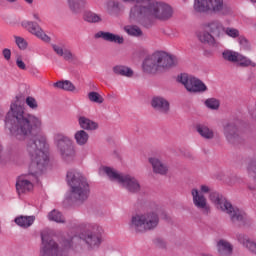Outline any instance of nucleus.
Here are the masks:
<instances>
[{"label":"nucleus","instance_id":"f257e3e1","mask_svg":"<svg viewBox=\"0 0 256 256\" xmlns=\"http://www.w3.org/2000/svg\"><path fill=\"white\" fill-rule=\"evenodd\" d=\"M5 125L13 137L20 141L26 139V151L31 159L30 173L18 177L16 182V191L21 195V193L33 191V183L37 182L38 175L47 169L49 143H47L45 134L35 135L43 129V118L27 113L25 106L21 105L19 101L10 105Z\"/></svg>","mask_w":256,"mask_h":256},{"label":"nucleus","instance_id":"f03ea898","mask_svg":"<svg viewBox=\"0 0 256 256\" xmlns=\"http://www.w3.org/2000/svg\"><path fill=\"white\" fill-rule=\"evenodd\" d=\"M103 227L95 223L83 222L76 228V234L71 240L63 241V248L59 249V245L53 240L51 230H43L41 233L42 247L40 256H67V251L73 247V243L84 241L88 249H97L101 245V235Z\"/></svg>","mask_w":256,"mask_h":256},{"label":"nucleus","instance_id":"7ed1b4c3","mask_svg":"<svg viewBox=\"0 0 256 256\" xmlns=\"http://www.w3.org/2000/svg\"><path fill=\"white\" fill-rule=\"evenodd\" d=\"M207 193H210V201L216 205L217 209L227 213L232 223H242V221H244L245 212L241 211L237 207H234L231 202L227 201V199H225L223 195L219 194L218 192H211V187L208 185L202 184L200 185L199 189L193 188L191 190V195L194 207L200 209L204 215H209V213H211V207L207 203V198L205 197Z\"/></svg>","mask_w":256,"mask_h":256},{"label":"nucleus","instance_id":"20e7f679","mask_svg":"<svg viewBox=\"0 0 256 256\" xmlns=\"http://www.w3.org/2000/svg\"><path fill=\"white\" fill-rule=\"evenodd\" d=\"M173 17V7L157 0H145L143 5H134L130 10L131 21H143V19H159L169 21Z\"/></svg>","mask_w":256,"mask_h":256},{"label":"nucleus","instance_id":"39448f33","mask_svg":"<svg viewBox=\"0 0 256 256\" xmlns=\"http://www.w3.org/2000/svg\"><path fill=\"white\" fill-rule=\"evenodd\" d=\"M177 63V57L169 55L165 51H156L143 60L142 70L144 73H148V75H155L175 67Z\"/></svg>","mask_w":256,"mask_h":256},{"label":"nucleus","instance_id":"423d86ee","mask_svg":"<svg viewBox=\"0 0 256 256\" xmlns=\"http://www.w3.org/2000/svg\"><path fill=\"white\" fill-rule=\"evenodd\" d=\"M67 183L70 187V199L71 201H87L89 198V183L87 179L75 170L67 173Z\"/></svg>","mask_w":256,"mask_h":256},{"label":"nucleus","instance_id":"0eeeda50","mask_svg":"<svg viewBox=\"0 0 256 256\" xmlns=\"http://www.w3.org/2000/svg\"><path fill=\"white\" fill-rule=\"evenodd\" d=\"M99 171L101 175H107L110 181L119 183L129 193H139L141 191L139 180L129 174L119 173L117 170L107 166H102Z\"/></svg>","mask_w":256,"mask_h":256},{"label":"nucleus","instance_id":"6e6552de","mask_svg":"<svg viewBox=\"0 0 256 256\" xmlns=\"http://www.w3.org/2000/svg\"><path fill=\"white\" fill-rule=\"evenodd\" d=\"M159 225V214L155 210H149L143 214H137L132 217L130 222L131 229L137 233L144 231H153Z\"/></svg>","mask_w":256,"mask_h":256},{"label":"nucleus","instance_id":"1a4fd4ad","mask_svg":"<svg viewBox=\"0 0 256 256\" xmlns=\"http://www.w3.org/2000/svg\"><path fill=\"white\" fill-rule=\"evenodd\" d=\"M53 139L54 145L64 161H71V159H75V155H77V152L75 151V144L69 136L63 133H56L54 134Z\"/></svg>","mask_w":256,"mask_h":256},{"label":"nucleus","instance_id":"9d476101","mask_svg":"<svg viewBox=\"0 0 256 256\" xmlns=\"http://www.w3.org/2000/svg\"><path fill=\"white\" fill-rule=\"evenodd\" d=\"M178 81L179 83H182L185 89L190 93H203V91H207V86L203 81L193 76H189L188 74H181L178 76Z\"/></svg>","mask_w":256,"mask_h":256},{"label":"nucleus","instance_id":"9b49d317","mask_svg":"<svg viewBox=\"0 0 256 256\" xmlns=\"http://www.w3.org/2000/svg\"><path fill=\"white\" fill-rule=\"evenodd\" d=\"M21 25L23 29L28 31V33H31V35H34V37H37V39L44 41V43H49V41H51V38L45 33L43 28L37 24V22L24 20L22 21Z\"/></svg>","mask_w":256,"mask_h":256},{"label":"nucleus","instance_id":"f8f14e48","mask_svg":"<svg viewBox=\"0 0 256 256\" xmlns=\"http://www.w3.org/2000/svg\"><path fill=\"white\" fill-rule=\"evenodd\" d=\"M203 27L206 31H209V33L215 38L216 41L225 39V26L221 21L211 20L204 23Z\"/></svg>","mask_w":256,"mask_h":256},{"label":"nucleus","instance_id":"ddd939ff","mask_svg":"<svg viewBox=\"0 0 256 256\" xmlns=\"http://www.w3.org/2000/svg\"><path fill=\"white\" fill-rule=\"evenodd\" d=\"M150 165H152L153 173L157 175H167L169 172V166L165 164V162L161 161V159L157 157H150L148 159Z\"/></svg>","mask_w":256,"mask_h":256},{"label":"nucleus","instance_id":"4468645a","mask_svg":"<svg viewBox=\"0 0 256 256\" xmlns=\"http://www.w3.org/2000/svg\"><path fill=\"white\" fill-rule=\"evenodd\" d=\"M151 105L153 109H155L156 111H159V113H164L165 115L169 113L170 104H169V101L164 97L155 96L152 99Z\"/></svg>","mask_w":256,"mask_h":256},{"label":"nucleus","instance_id":"2eb2a0df","mask_svg":"<svg viewBox=\"0 0 256 256\" xmlns=\"http://www.w3.org/2000/svg\"><path fill=\"white\" fill-rule=\"evenodd\" d=\"M224 135L229 143H235L239 139V129L235 122H229L224 126Z\"/></svg>","mask_w":256,"mask_h":256},{"label":"nucleus","instance_id":"dca6fc26","mask_svg":"<svg viewBox=\"0 0 256 256\" xmlns=\"http://www.w3.org/2000/svg\"><path fill=\"white\" fill-rule=\"evenodd\" d=\"M96 37L108 41L109 43H117L118 45H123L125 43V38H123V36L111 32L100 31L96 34Z\"/></svg>","mask_w":256,"mask_h":256},{"label":"nucleus","instance_id":"f3484780","mask_svg":"<svg viewBox=\"0 0 256 256\" xmlns=\"http://www.w3.org/2000/svg\"><path fill=\"white\" fill-rule=\"evenodd\" d=\"M70 11L75 14L82 13L86 9H89V2L87 0H68Z\"/></svg>","mask_w":256,"mask_h":256},{"label":"nucleus","instance_id":"a211bd4d","mask_svg":"<svg viewBox=\"0 0 256 256\" xmlns=\"http://www.w3.org/2000/svg\"><path fill=\"white\" fill-rule=\"evenodd\" d=\"M53 51L58 55L59 57H63L65 61H73L75 59V56L71 52V50L65 48V46L61 44H53L52 45Z\"/></svg>","mask_w":256,"mask_h":256},{"label":"nucleus","instance_id":"6ab92c4d","mask_svg":"<svg viewBox=\"0 0 256 256\" xmlns=\"http://www.w3.org/2000/svg\"><path fill=\"white\" fill-rule=\"evenodd\" d=\"M209 13L227 15V6H225L223 0H209Z\"/></svg>","mask_w":256,"mask_h":256},{"label":"nucleus","instance_id":"aec40b11","mask_svg":"<svg viewBox=\"0 0 256 256\" xmlns=\"http://www.w3.org/2000/svg\"><path fill=\"white\" fill-rule=\"evenodd\" d=\"M78 125L83 129L82 131H95L96 129H99V124H97V122L85 116L78 117Z\"/></svg>","mask_w":256,"mask_h":256},{"label":"nucleus","instance_id":"412c9836","mask_svg":"<svg viewBox=\"0 0 256 256\" xmlns=\"http://www.w3.org/2000/svg\"><path fill=\"white\" fill-rule=\"evenodd\" d=\"M237 239H238L239 243H241V245H243V247H245V249L250 251V253H253L254 255H256V241L255 240H253L243 234H239L237 236Z\"/></svg>","mask_w":256,"mask_h":256},{"label":"nucleus","instance_id":"4be33fe9","mask_svg":"<svg viewBox=\"0 0 256 256\" xmlns=\"http://www.w3.org/2000/svg\"><path fill=\"white\" fill-rule=\"evenodd\" d=\"M197 37H198V41H200V43H203L204 45H215L217 43L215 36H213V34H211L206 29L199 32L197 34Z\"/></svg>","mask_w":256,"mask_h":256},{"label":"nucleus","instance_id":"5701e85b","mask_svg":"<svg viewBox=\"0 0 256 256\" xmlns=\"http://www.w3.org/2000/svg\"><path fill=\"white\" fill-rule=\"evenodd\" d=\"M217 249L220 256H230L233 253V246L227 240H219Z\"/></svg>","mask_w":256,"mask_h":256},{"label":"nucleus","instance_id":"b1692460","mask_svg":"<svg viewBox=\"0 0 256 256\" xmlns=\"http://www.w3.org/2000/svg\"><path fill=\"white\" fill-rule=\"evenodd\" d=\"M14 222L18 227H22V229H28L31 227L33 223H35V216H18L15 218Z\"/></svg>","mask_w":256,"mask_h":256},{"label":"nucleus","instance_id":"393cba45","mask_svg":"<svg viewBox=\"0 0 256 256\" xmlns=\"http://www.w3.org/2000/svg\"><path fill=\"white\" fill-rule=\"evenodd\" d=\"M82 17L84 19V21H86L87 23H101L102 19L101 16L91 10H89V8H86L83 11Z\"/></svg>","mask_w":256,"mask_h":256},{"label":"nucleus","instance_id":"a878e982","mask_svg":"<svg viewBox=\"0 0 256 256\" xmlns=\"http://www.w3.org/2000/svg\"><path fill=\"white\" fill-rule=\"evenodd\" d=\"M112 71L115 75H121V77L131 78L134 75L133 69L123 65L114 66Z\"/></svg>","mask_w":256,"mask_h":256},{"label":"nucleus","instance_id":"bb28decb","mask_svg":"<svg viewBox=\"0 0 256 256\" xmlns=\"http://www.w3.org/2000/svg\"><path fill=\"white\" fill-rule=\"evenodd\" d=\"M74 139L80 147H83L89 143V133L85 130H78L74 134Z\"/></svg>","mask_w":256,"mask_h":256},{"label":"nucleus","instance_id":"cd10ccee","mask_svg":"<svg viewBox=\"0 0 256 256\" xmlns=\"http://www.w3.org/2000/svg\"><path fill=\"white\" fill-rule=\"evenodd\" d=\"M196 131L203 137V139H213V137H215V132L203 124L197 125Z\"/></svg>","mask_w":256,"mask_h":256},{"label":"nucleus","instance_id":"c85d7f7f","mask_svg":"<svg viewBox=\"0 0 256 256\" xmlns=\"http://www.w3.org/2000/svg\"><path fill=\"white\" fill-rule=\"evenodd\" d=\"M209 0H194V11L196 13H209Z\"/></svg>","mask_w":256,"mask_h":256},{"label":"nucleus","instance_id":"c756f323","mask_svg":"<svg viewBox=\"0 0 256 256\" xmlns=\"http://www.w3.org/2000/svg\"><path fill=\"white\" fill-rule=\"evenodd\" d=\"M240 55L241 54L239 52H235V51H231V50H225L222 53L223 59H225V61H230L231 63H237Z\"/></svg>","mask_w":256,"mask_h":256},{"label":"nucleus","instance_id":"7c9ffc66","mask_svg":"<svg viewBox=\"0 0 256 256\" xmlns=\"http://www.w3.org/2000/svg\"><path fill=\"white\" fill-rule=\"evenodd\" d=\"M120 10L121 9L119 8V2H115L113 0L108 1L106 11L109 15H119Z\"/></svg>","mask_w":256,"mask_h":256},{"label":"nucleus","instance_id":"2f4dec72","mask_svg":"<svg viewBox=\"0 0 256 256\" xmlns=\"http://www.w3.org/2000/svg\"><path fill=\"white\" fill-rule=\"evenodd\" d=\"M54 87L63 89L64 91H75V86L69 80L56 82L54 83Z\"/></svg>","mask_w":256,"mask_h":256},{"label":"nucleus","instance_id":"473e14b6","mask_svg":"<svg viewBox=\"0 0 256 256\" xmlns=\"http://www.w3.org/2000/svg\"><path fill=\"white\" fill-rule=\"evenodd\" d=\"M247 177L256 183V161L249 162L246 167Z\"/></svg>","mask_w":256,"mask_h":256},{"label":"nucleus","instance_id":"72a5a7b5","mask_svg":"<svg viewBox=\"0 0 256 256\" xmlns=\"http://www.w3.org/2000/svg\"><path fill=\"white\" fill-rule=\"evenodd\" d=\"M48 219L49 221H55V223H64L65 222V217H63V214L59 212V210H52L48 214Z\"/></svg>","mask_w":256,"mask_h":256},{"label":"nucleus","instance_id":"f704fd0d","mask_svg":"<svg viewBox=\"0 0 256 256\" xmlns=\"http://www.w3.org/2000/svg\"><path fill=\"white\" fill-rule=\"evenodd\" d=\"M124 31L132 37H141V35H143V31H141L137 26H125Z\"/></svg>","mask_w":256,"mask_h":256},{"label":"nucleus","instance_id":"c9c22d12","mask_svg":"<svg viewBox=\"0 0 256 256\" xmlns=\"http://www.w3.org/2000/svg\"><path fill=\"white\" fill-rule=\"evenodd\" d=\"M237 63L240 67H256L255 62L251 61V59H249L241 54H240V57L238 58Z\"/></svg>","mask_w":256,"mask_h":256},{"label":"nucleus","instance_id":"e433bc0d","mask_svg":"<svg viewBox=\"0 0 256 256\" xmlns=\"http://www.w3.org/2000/svg\"><path fill=\"white\" fill-rule=\"evenodd\" d=\"M88 99L91 101V103H98V105H101L105 99H103V96L99 94L98 92H90L88 93Z\"/></svg>","mask_w":256,"mask_h":256},{"label":"nucleus","instance_id":"4c0bfd02","mask_svg":"<svg viewBox=\"0 0 256 256\" xmlns=\"http://www.w3.org/2000/svg\"><path fill=\"white\" fill-rule=\"evenodd\" d=\"M225 35H227L228 37H231L232 39H237V37H239L240 33L237 30V28H233V27H224V37Z\"/></svg>","mask_w":256,"mask_h":256},{"label":"nucleus","instance_id":"58836bf2","mask_svg":"<svg viewBox=\"0 0 256 256\" xmlns=\"http://www.w3.org/2000/svg\"><path fill=\"white\" fill-rule=\"evenodd\" d=\"M205 105L206 107H208V109L217 110L219 109L220 104H219V100L215 98H210L205 101Z\"/></svg>","mask_w":256,"mask_h":256},{"label":"nucleus","instance_id":"ea45409f","mask_svg":"<svg viewBox=\"0 0 256 256\" xmlns=\"http://www.w3.org/2000/svg\"><path fill=\"white\" fill-rule=\"evenodd\" d=\"M14 39L17 47H19V49L25 50L27 47V40L19 36H15Z\"/></svg>","mask_w":256,"mask_h":256},{"label":"nucleus","instance_id":"a19ab883","mask_svg":"<svg viewBox=\"0 0 256 256\" xmlns=\"http://www.w3.org/2000/svg\"><path fill=\"white\" fill-rule=\"evenodd\" d=\"M26 105L29 106L30 109H37V107H39V104L37 103V100L31 96H28L26 98Z\"/></svg>","mask_w":256,"mask_h":256},{"label":"nucleus","instance_id":"79ce46f5","mask_svg":"<svg viewBox=\"0 0 256 256\" xmlns=\"http://www.w3.org/2000/svg\"><path fill=\"white\" fill-rule=\"evenodd\" d=\"M2 55L4 57V59L6 61H10L11 60V50L9 48H5L3 51H2Z\"/></svg>","mask_w":256,"mask_h":256},{"label":"nucleus","instance_id":"37998d69","mask_svg":"<svg viewBox=\"0 0 256 256\" xmlns=\"http://www.w3.org/2000/svg\"><path fill=\"white\" fill-rule=\"evenodd\" d=\"M16 65L18 68L22 69V71H25V69H27L25 62H23V60H21L20 58H17Z\"/></svg>","mask_w":256,"mask_h":256},{"label":"nucleus","instance_id":"c03bdc74","mask_svg":"<svg viewBox=\"0 0 256 256\" xmlns=\"http://www.w3.org/2000/svg\"><path fill=\"white\" fill-rule=\"evenodd\" d=\"M155 243L157 247H165V241H163L162 239H156Z\"/></svg>","mask_w":256,"mask_h":256},{"label":"nucleus","instance_id":"a18cd8bd","mask_svg":"<svg viewBox=\"0 0 256 256\" xmlns=\"http://www.w3.org/2000/svg\"><path fill=\"white\" fill-rule=\"evenodd\" d=\"M238 41H239L240 45H247V39L243 36H240L238 38Z\"/></svg>","mask_w":256,"mask_h":256},{"label":"nucleus","instance_id":"49530a36","mask_svg":"<svg viewBox=\"0 0 256 256\" xmlns=\"http://www.w3.org/2000/svg\"><path fill=\"white\" fill-rule=\"evenodd\" d=\"M124 1H132L133 3H136L135 5H143V3H145V0H124Z\"/></svg>","mask_w":256,"mask_h":256},{"label":"nucleus","instance_id":"de8ad7c7","mask_svg":"<svg viewBox=\"0 0 256 256\" xmlns=\"http://www.w3.org/2000/svg\"><path fill=\"white\" fill-rule=\"evenodd\" d=\"M33 19H35L36 21H38L39 23H41V16H39L38 13H34V14H33Z\"/></svg>","mask_w":256,"mask_h":256},{"label":"nucleus","instance_id":"09e8293b","mask_svg":"<svg viewBox=\"0 0 256 256\" xmlns=\"http://www.w3.org/2000/svg\"><path fill=\"white\" fill-rule=\"evenodd\" d=\"M5 157V154L3 153V146L0 144V161Z\"/></svg>","mask_w":256,"mask_h":256},{"label":"nucleus","instance_id":"8fccbe9b","mask_svg":"<svg viewBox=\"0 0 256 256\" xmlns=\"http://www.w3.org/2000/svg\"><path fill=\"white\" fill-rule=\"evenodd\" d=\"M237 176H234L233 178H232V181H233V183H237Z\"/></svg>","mask_w":256,"mask_h":256},{"label":"nucleus","instance_id":"3c124183","mask_svg":"<svg viewBox=\"0 0 256 256\" xmlns=\"http://www.w3.org/2000/svg\"><path fill=\"white\" fill-rule=\"evenodd\" d=\"M26 3H28L29 5H31V3H33V0H24Z\"/></svg>","mask_w":256,"mask_h":256},{"label":"nucleus","instance_id":"603ef678","mask_svg":"<svg viewBox=\"0 0 256 256\" xmlns=\"http://www.w3.org/2000/svg\"><path fill=\"white\" fill-rule=\"evenodd\" d=\"M7 3H15L17 0H5Z\"/></svg>","mask_w":256,"mask_h":256},{"label":"nucleus","instance_id":"864d4df0","mask_svg":"<svg viewBox=\"0 0 256 256\" xmlns=\"http://www.w3.org/2000/svg\"><path fill=\"white\" fill-rule=\"evenodd\" d=\"M252 3H256V0H250Z\"/></svg>","mask_w":256,"mask_h":256},{"label":"nucleus","instance_id":"5fc2aeb1","mask_svg":"<svg viewBox=\"0 0 256 256\" xmlns=\"http://www.w3.org/2000/svg\"><path fill=\"white\" fill-rule=\"evenodd\" d=\"M250 189H253V188L250 187Z\"/></svg>","mask_w":256,"mask_h":256}]
</instances>
